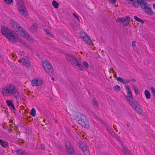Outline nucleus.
Wrapping results in <instances>:
<instances>
[{
    "mask_svg": "<svg viewBox=\"0 0 155 155\" xmlns=\"http://www.w3.org/2000/svg\"><path fill=\"white\" fill-rule=\"evenodd\" d=\"M2 94L6 97L12 95L16 99L20 97L19 92L16 86L12 84H8L2 89Z\"/></svg>",
    "mask_w": 155,
    "mask_h": 155,
    "instance_id": "1",
    "label": "nucleus"
},
{
    "mask_svg": "<svg viewBox=\"0 0 155 155\" xmlns=\"http://www.w3.org/2000/svg\"><path fill=\"white\" fill-rule=\"evenodd\" d=\"M66 58L68 61L75 67L78 70H83V66L80 64L79 61L73 55L68 54L66 55Z\"/></svg>",
    "mask_w": 155,
    "mask_h": 155,
    "instance_id": "2",
    "label": "nucleus"
},
{
    "mask_svg": "<svg viewBox=\"0 0 155 155\" xmlns=\"http://www.w3.org/2000/svg\"><path fill=\"white\" fill-rule=\"evenodd\" d=\"M76 119L79 124L86 128H88L90 126L89 122L85 116L81 114L76 116Z\"/></svg>",
    "mask_w": 155,
    "mask_h": 155,
    "instance_id": "3",
    "label": "nucleus"
},
{
    "mask_svg": "<svg viewBox=\"0 0 155 155\" xmlns=\"http://www.w3.org/2000/svg\"><path fill=\"white\" fill-rule=\"evenodd\" d=\"M18 3V10L21 15H25L27 14L26 8L22 0H16Z\"/></svg>",
    "mask_w": 155,
    "mask_h": 155,
    "instance_id": "4",
    "label": "nucleus"
},
{
    "mask_svg": "<svg viewBox=\"0 0 155 155\" xmlns=\"http://www.w3.org/2000/svg\"><path fill=\"white\" fill-rule=\"evenodd\" d=\"M42 65L46 72L51 75L53 74V69L47 61L44 60L42 62Z\"/></svg>",
    "mask_w": 155,
    "mask_h": 155,
    "instance_id": "5",
    "label": "nucleus"
},
{
    "mask_svg": "<svg viewBox=\"0 0 155 155\" xmlns=\"http://www.w3.org/2000/svg\"><path fill=\"white\" fill-rule=\"evenodd\" d=\"M10 23L12 27L17 31L20 34H21V32L24 30L18 24L12 20H11Z\"/></svg>",
    "mask_w": 155,
    "mask_h": 155,
    "instance_id": "6",
    "label": "nucleus"
},
{
    "mask_svg": "<svg viewBox=\"0 0 155 155\" xmlns=\"http://www.w3.org/2000/svg\"><path fill=\"white\" fill-rule=\"evenodd\" d=\"M7 38L9 41L13 43H16L20 40L18 35L15 34L13 31Z\"/></svg>",
    "mask_w": 155,
    "mask_h": 155,
    "instance_id": "7",
    "label": "nucleus"
},
{
    "mask_svg": "<svg viewBox=\"0 0 155 155\" xmlns=\"http://www.w3.org/2000/svg\"><path fill=\"white\" fill-rule=\"evenodd\" d=\"M13 30L9 29L7 27L4 26L2 27L1 29L2 34L4 36L7 37L9 35L11 34Z\"/></svg>",
    "mask_w": 155,
    "mask_h": 155,
    "instance_id": "8",
    "label": "nucleus"
},
{
    "mask_svg": "<svg viewBox=\"0 0 155 155\" xmlns=\"http://www.w3.org/2000/svg\"><path fill=\"white\" fill-rule=\"evenodd\" d=\"M116 21L118 22H121L124 26H127L129 23L130 18L129 17L118 18Z\"/></svg>",
    "mask_w": 155,
    "mask_h": 155,
    "instance_id": "9",
    "label": "nucleus"
},
{
    "mask_svg": "<svg viewBox=\"0 0 155 155\" xmlns=\"http://www.w3.org/2000/svg\"><path fill=\"white\" fill-rule=\"evenodd\" d=\"M18 61L27 67H29L30 64V60L26 57H23L21 60H19Z\"/></svg>",
    "mask_w": 155,
    "mask_h": 155,
    "instance_id": "10",
    "label": "nucleus"
},
{
    "mask_svg": "<svg viewBox=\"0 0 155 155\" xmlns=\"http://www.w3.org/2000/svg\"><path fill=\"white\" fill-rule=\"evenodd\" d=\"M137 3L140 5L141 8L144 9L147 7L146 2L143 0H137L136 2H134L133 5L135 7H137Z\"/></svg>",
    "mask_w": 155,
    "mask_h": 155,
    "instance_id": "11",
    "label": "nucleus"
},
{
    "mask_svg": "<svg viewBox=\"0 0 155 155\" xmlns=\"http://www.w3.org/2000/svg\"><path fill=\"white\" fill-rule=\"evenodd\" d=\"M66 147L68 155H74L72 145L68 143L66 145Z\"/></svg>",
    "mask_w": 155,
    "mask_h": 155,
    "instance_id": "12",
    "label": "nucleus"
},
{
    "mask_svg": "<svg viewBox=\"0 0 155 155\" xmlns=\"http://www.w3.org/2000/svg\"><path fill=\"white\" fill-rule=\"evenodd\" d=\"M127 100L129 102V104L134 108L136 107L138 105L137 102L133 100V98L132 99L127 98H126Z\"/></svg>",
    "mask_w": 155,
    "mask_h": 155,
    "instance_id": "13",
    "label": "nucleus"
},
{
    "mask_svg": "<svg viewBox=\"0 0 155 155\" xmlns=\"http://www.w3.org/2000/svg\"><path fill=\"white\" fill-rule=\"evenodd\" d=\"M42 83V81L40 79H35L32 81V85L34 86H39L41 85Z\"/></svg>",
    "mask_w": 155,
    "mask_h": 155,
    "instance_id": "14",
    "label": "nucleus"
},
{
    "mask_svg": "<svg viewBox=\"0 0 155 155\" xmlns=\"http://www.w3.org/2000/svg\"><path fill=\"white\" fill-rule=\"evenodd\" d=\"M20 35L23 36L25 38L29 41H33L31 38L30 36L25 30H23V31L21 32Z\"/></svg>",
    "mask_w": 155,
    "mask_h": 155,
    "instance_id": "15",
    "label": "nucleus"
},
{
    "mask_svg": "<svg viewBox=\"0 0 155 155\" xmlns=\"http://www.w3.org/2000/svg\"><path fill=\"white\" fill-rule=\"evenodd\" d=\"M125 88L127 91V96L126 97V98H128L132 99V94L130 89L128 85H126L125 86Z\"/></svg>",
    "mask_w": 155,
    "mask_h": 155,
    "instance_id": "16",
    "label": "nucleus"
},
{
    "mask_svg": "<svg viewBox=\"0 0 155 155\" xmlns=\"http://www.w3.org/2000/svg\"><path fill=\"white\" fill-rule=\"evenodd\" d=\"M83 39L86 42L88 45L91 46L93 45V43L88 35H87Z\"/></svg>",
    "mask_w": 155,
    "mask_h": 155,
    "instance_id": "17",
    "label": "nucleus"
},
{
    "mask_svg": "<svg viewBox=\"0 0 155 155\" xmlns=\"http://www.w3.org/2000/svg\"><path fill=\"white\" fill-rule=\"evenodd\" d=\"M117 80L120 82L126 84L129 82L131 80H125L123 78L118 77L116 79Z\"/></svg>",
    "mask_w": 155,
    "mask_h": 155,
    "instance_id": "18",
    "label": "nucleus"
},
{
    "mask_svg": "<svg viewBox=\"0 0 155 155\" xmlns=\"http://www.w3.org/2000/svg\"><path fill=\"white\" fill-rule=\"evenodd\" d=\"M0 144L4 148H6L8 146V143L4 140H1L0 141Z\"/></svg>",
    "mask_w": 155,
    "mask_h": 155,
    "instance_id": "19",
    "label": "nucleus"
},
{
    "mask_svg": "<svg viewBox=\"0 0 155 155\" xmlns=\"http://www.w3.org/2000/svg\"><path fill=\"white\" fill-rule=\"evenodd\" d=\"M122 151L125 155H133L128 149L124 147H123Z\"/></svg>",
    "mask_w": 155,
    "mask_h": 155,
    "instance_id": "20",
    "label": "nucleus"
},
{
    "mask_svg": "<svg viewBox=\"0 0 155 155\" xmlns=\"http://www.w3.org/2000/svg\"><path fill=\"white\" fill-rule=\"evenodd\" d=\"M16 153L18 155H27L26 152L24 150H17Z\"/></svg>",
    "mask_w": 155,
    "mask_h": 155,
    "instance_id": "21",
    "label": "nucleus"
},
{
    "mask_svg": "<svg viewBox=\"0 0 155 155\" xmlns=\"http://www.w3.org/2000/svg\"><path fill=\"white\" fill-rule=\"evenodd\" d=\"M144 94L147 99H148L150 97V92L147 90H146L144 91Z\"/></svg>",
    "mask_w": 155,
    "mask_h": 155,
    "instance_id": "22",
    "label": "nucleus"
},
{
    "mask_svg": "<svg viewBox=\"0 0 155 155\" xmlns=\"http://www.w3.org/2000/svg\"><path fill=\"white\" fill-rule=\"evenodd\" d=\"M6 103L7 105L9 107H13V109H15V107L13 105V104L10 100H7L6 101Z\"/></svg>",
    "mask_w": 155,
    "mask_h": 155,
    "instance_id": "23",
    "label": "nucleus"
},
{
    "mask_svg": "<svg viewBox=\"0 0 155 155\" xmlns=\"http://www.w3.org/2000/svg\"><path fill=\"white\" fill-rule=\"evenodd\" d=\"M134 18L135 19L136 21L141 23L142 24H143L144 22V21L143 20L140 18L137 17L136 16H134Z\"/></svg>",
    "mask_w": 155,
    "mask_h": 155,
    "instance_id": "24",
    "label": "nucleus"
},
{
    "mask_svg": "<svg viewBox=\"0 0 155 155\" xmlns=\"http://www.w3.org/2000/svg\"><path fill=\"white\" fill-rule=\"evenodd\" d=\"M80 147L82 150L84 151H85L87 150V146L84 144H81L80 145Z\"/></svg>",
    "mask_w": 155,
    "mask_h": 155,
    "instance_id": "25",
    "label": "nucleus"
},
{
    "mask_svg": "<svg viewBox=\"0 0 155 155\" xmlns=\"http://www.w3.org/2000/svg\"><path fill=\"white\" fill-rule=\"evenodd\" d=\"M53 6L55 8H57L58 7L59 4L56 1L54 0L52 2Z\"/></svg>",
    "mask_w": 155,
    "mask_h": 155,
    "instance_id": "26",
    "label": "nucleus"
},
{
    "mask_svg": "<svg viewBox=\"0 0 155 155\" xmlns=\"http://www.w3.org/2000/svg\"><path fill=\"white\" fill-rule=\"evenodd\" d=\"M135 110L137 111L138 113H141L142 112V110L140 107H138V105L136 107L134 108Z\"/></svg>",
    "mask_w": 155,
    "mask_h": 155,
    "instance_id": "27",
    "label": "nucleus"
},
{
    "mask_svg": "<svg viewBox=\"0 0 155 155\" xmlns=\"http://www.w3.org/2000/svg\"><path fill=\"white\" fill-rule=\"evenodd\" d=\"M87 34L83 31H81L80 33V36L83 39L87 35Z\"/></svg>",
    "mask_w": 155,
    "mask_h": 155,
    "instance_id": "28",
    "label": "nucleus"
},
{
    "mask_svg": "<svg viewBox=\"0 0 155 155\" xmlns=\"http://www.w3.org/2000/svg\"><path fill=\"white\" fill-rule=\"evenodd\" d=\"M145 11L148 13L150 14L151 13V11L150 8L148 7V6H147L144 9Z\"/></svg>",
    "mask_w": 155,
    "mask_h": 155,
    "instance_id": "29",
    "label": "nucleus"
},
{
    "mask_svg": "<svg viewBox=\"0 0 155 155\" xmlns=\"http://www.w3.org/2000/svg\"><path fill=\"white\" fill-rule=\"evenodd\" d=\"M31 114L33 117H35L36 115V111L34 108H33L31 110Z\"/></svg>",
    "mask_w": 155,
    "mask_h": 155,
    "instance_id": "30",
    "label": "nucleus"
},
{
    "mask_svg": "<svg viewBox=\"0 0 155 155\" xmlns=\"http://www.w3.org/2000/svg\"><path fill=\"white\" fill-rule=\"evenodd\" d=\"M151 89L152 92V94L154 97V99L155 100V87H151Z\"/></svg>",
    "mask_w": 155,
    "mask_h": 155,
    "instance_id": "31",
    "label": "nucleus"
},
{
    "mask_svg": "<svg viewBox=\"0 0 155 155\" xmlns=\"http://www.w3.org/2000/svg\"><path fill=\"white\" fill-rule=\"evenodd\" d=\"M38 27V25L37 24H34L32 26L31 28L34 31L37 30Z\"/></svg>",
    "mask_w": 155,
    "mask_h": 155,
    "instance_id": "32",
    "label": "nucleus"
},
{
    "mask_svg": "<svg viewBox=\"0 0 155 155\" xmlns=\"http://www.w3.org/2000/svg\"><path fill=\"white\" fill-rule=\"evenodd\" d=\"M4 2L6 4L12 5L13 3V0H4Z\"/></svg>",
    "mask_w": 155,
    "mask_h": 155,
    "instance_id": "33",
    "label": "nucleus"
},
{
    "mask_svg": "<svg viewBox=\"0 0 155 155\" xmlns=\"http://www.w3.org/2000/svg\"><path fill=\"white\" fill-rule=\"evenodd\" d=\"M21 41V43L25 45V46H27V47H28V48L30 47V46L29 45H27L25 43V42L24 41L21 40V41Z\"/></svg>",
    "mask_w": 155,
    "mask_h": 155,
    "instance_id": "34",
    "label": "nucleus"
},
{
    "mask_svg": "<svg viewBox=\"0 0 155 155\" xmlns=\"http://www.w3.org/2000/svg\"><path fill=\"white\" fill-rule=\"evenodd\" d=\"M45 31H46V33L49 36H52V35L51 34L50 31L47 29H45Z\"/></svg>",
    "mask_w": 155,
    "mask_h": 155,
    "instance_id": "35",
    "label": "nucleus"
},
{
    "mask_svg": "<svg viewBox=\"0 0 155 155\" xmlns=\"http://www.w3.org/2000/svg\"><path fill=\"white\" fill-rule=\"evenodd\" d=\"M114 89L115 90H117L118 91H119L120 90V87L118 85H117L115 86L114 87Z\"/></svg>",
    "mask_w": 155,
    "mask_h": 155,
    "instance_id": "36",
    "label": "nucleus"
},
{
    "mask_svg": "<svg viewBox=\"0 0 155 155\" xmlns=\"http://www.w3.org/2000/svg\"><path fill=\"white\" fill-rule=\"evenodd\" d=\"M83 65L84 67L87 68L88 67V64L87 63L86 61H84L83 63Z\"/></svg>",
    "mask_w": 155,
    "mask_h": 155,
    "instance_id": "37",
    "label": "nucleus"
},
{
    "mask_svg": "<svg viewBox=\"0 0 155 155\" xmlns=\"http://www.w3.org/2000/svg\"><path fill=\"white\" fill-rule=\"evenodd\" d=\"M133 87L134 88V89L135 91V94H136V95L138 94V92L137 91V90L136 89L135 86L134 85H133Z\"/></svg>",
    "mask_w": 155,
    "mask_h": 155,
    "instance_id": "38",
    "label": "nucleus"
},
{
    "mask_svg": "<svg viewBox=\"0 0 155 155\" xmlns=\"http://www.w3.org/2000/svg\"><path fill=\"white\" fill-rule=\"evenodd\" d=\"M73 15L74 17H75L76 18H77L78 19V21H80L78 15V14L77 13H73Z\"/></svg>",
    "mask_w": 155,
    "mask_h": 155,
    "instance_id": "39",
    "label": "nucleus"
},
{
    "mask_svg": "<svg viewBox=\"0 0 155 155\" xmlns=\"http://www.w3.org/2000/svg\"><path fill=\"white\" fill-rule=\"evenodd\" d=\"M112 4H115L116 3V0H108Z\"/></svg>",
    "mask_w": 155,
    "mask_h": 155,
    "instance_id": "40",
    "label": "nucleus"
},
{
    "mask_svg": "<svg viewBox=\"0 0 155 155\" xmlns=\"http://www.w3.org/2000/svg\"><path fill=\"white\" fill-rule=\"evenodd\" d=\"M93 103L95 106H97L98 105V103L96 101H93Z\"/></svg>",
    "mask_w": 155,
    "mask_h": 155,
    "instance_id": "41",
    "label": "nucleus"
},
{
    "mask_svg": "<svg viewBox=\"0 0 155 155\" xmlns=\"http://www.w3.org/2000/svg\"><path fill=\"white\" fill-rule=\"evenodd\" d=\"M19 52L20 55L23 56L24 55V52L23 51H20Z\"/></svg>",
    "mask_w": 155,
    "mask_h": 155,
    "instance_id": "42",
    "label": "nucleus"
},
{
    "mask_svg": "<svg viewBox=\"0 0 155 155\" xmlns=\"http://www.w3.org/2000/svg\"><path fill=\"white\" fill-rule=\"evenodd\" d=\"M132 45L133 47H134L136 45L135 42H133L132 43Z\"/></svg>",
    "mask_w": 155,
    "mask_h": 155,
    "instance_id": "43",
    "label": "nucleus"
},
{
    "mask_svg": "<svg viewBox=\"0 0 155 155\" xmlns=\"http://www.w3.org/2000/svg\"><path fill=\"white\" fill-rule=\"evenodd\" d=\"M131 81H135V80L134 79H132V80H130Z\"/></svg>",
    "mask_w": 155,
    "mask_h": 155,
    "instance_id": "44",
    "label": "nucleus"
},
{
    "mask_svg": "<svg viewBox=\"0 0 155 155\" xmlns=\"http://www.w3.org/2000/svg\"><path fill=\"white\" fill-rule=\"evenodd\" d=\"M51 79L53 81H54V79L53 77L51 78Z\"/></svg>",
    "mask_w": 155,
    "mask_h": 155,
    "instance_id": "45",
    "label": "nucleus"
},
{
    "mask_svg": "<svg viewBox=\"0 0 155 155\" xmlns=\"http://www.w3.org/2000/svg\"><path fill=\"white\" fill-rule=\"evenodd\" d=\"M153 7L154 9H155V4L153 5Z\"/></svg>",
    "mask_w": 155,
    "mask_h": 155,
    "instance_id": "46",
    "label": "nucleus"
},
{
    "mask_svg": "<svg viewBox=\"0 0 155 155\" xmlns=\"http://www.w3.org/2000/svg\"><path fill=\"white\" fill-rule=\"evenodd\" d=\"M127 127H129V124H127Z\"/></svg>",
    "mask_w": 155,
    "mask_h": 155,
    "instance_id": "47",
    "label": "nucleus"
},
{
    "mask_svg": "<svg viewBox=\"0 0 155 155\" xmlns=\"http://www.w3.org/2000/svg\"><path fill=\"white\" fill-rule=\"evenodd\" d=\"M78 155H82V154H80H80H78Z\"/></svg>",
    "mask_w": 155,
    "mask_h": 155,
    "instance_id": "48",
    "label": "nucleus"
},
{
    "mask_svg": "<svg viewBox=\"0 0 155 155\" xmlns=\"http://www.w3.org/2000/svg\"><path fill=\"white\" fill-rule=\"evenodd\" d=\"M101 41H102V38H101Z\"/></svg>",
    "mask_w": 155,
    "mask_h": 155,
    "instance_id": "49",
    "label": "nucleus"
}]
</instances>
